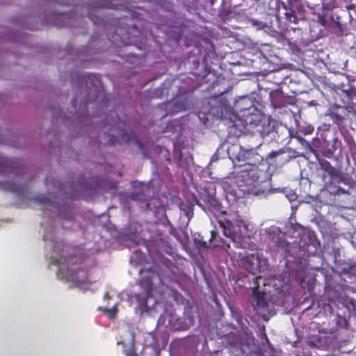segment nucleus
<instances>
[{
  "label": "nucleus",
  "mask_w": 356,
  "mask_h": 356,
  "mask_svg": "<svg viewBox=\"0 0 356 356\" xmlns=\"http://www.w3.org/2000/svg\"><path fill=\"white\" fill-rule=\"evenodd\" d=\"M236 169L234 182L244 195L254 193V189L264 181L265 172L256 163L239 164Z\"/></svg>",
  "instance_id": "1"
},
{
  "label": "nucleus",
  "mask_w": 356,
  "mask_h": 356,
  "mask_svg": "<svg viewBox=\"0 0 356 356\" xmlns=\"http://www.w3.org/2000/svg\"><path fill=\"white\" fill-rule=\"evenodd\" d=\"M76 81L79 92L84 88L86 92V99L84 104L95 101L99 96L102 90V81L99 76L94 74H76Z\"/></svg>",
  "instance_id": "2"
},
{
  "label": "nucleus",
  "mask_w": 356,
  "mask_h": 356,
  "mask_svg": "<svg viewBox=\"0 0 356 356\" xmlns=\"http://www.w3.org/2000/svg\"><path fill=\"white\" fill-rule=\"evenodd\" d=\"M218 223L222 228L224 235L230 238L233 241L243 239L248 232V225L241 219L231 221L224 218L219 220Z\"/></svg>",
  "instance_id": "3"
},
{
  "label": "nucleus",
  "mask_w": 356,
  "mask_h": 356,
  "mask_svg": "<svg viewBox=\"0 0 356 356\" xmlns=\"http://www.w3.org/2000/svg\"><path fill=\"white\" fill-rule=\"evenodd\" d=\"M269 245L277 252H281L284 257L290 255L291 243L286 240L284 233L279 228H273L268 232Z\"/></svg>",
  "instance_id": "4"
},
{
  "label": "nucleus",
  "mask_w": 356,
  "mask_h": 356,
  "mask_svg": "<svg viewBox=\"0 0 356 356\" xmlns=\"http://www.w3.org/2000/svg\"><path fill=\"white\" fill-rule=\"evenodd\" d=\"M108 140H107L104 143L108 146L115 145L117 143L122 144L124 143H128L131 141H134L136 144L140 148H143V143L138 140L134 133H127L121 129L118 132V136L110 134L108 135Z\"/></svg>",
  "instance_id": "5"
},
{
  "label": "nucleus",
  "mask_w": 356,
  "mask_h": 356,
  "mask_svg": "<svg viewBox=\"0 0 356 356\" xmlns=\"http://www.w3.org/2000/svg\"><path fill=\"white\" fill-rule=\"evenodd\" d=\"M160 277L158 273L151 269L146 271V275H144L140 280V285L144 289L145 299L143 305H147V299L152 296V290L154 288V281L159 280Z\"/></svg>",
  "instance_id": "6"
},
{
  "label": "nucleus",
  "mask_w": 356,
  "mask_h": 356,
  "mask_svg": "<svg viewBox=\"0 0 356 356\" xmlns=\"http://www.w3.org/2000/svg\"><path fill=\"white\" fill-rule=\"evenodd\" d=\"M258 134H245L241 136L239 139L240 148H249L255 150L261 145V138L264 131L257 129Z\"/></svg>",
  "instance_id": "7"
},
{
  "label": "nucleus",
  "mask_w": 356,
  "mask_h": 356,
  "mask_svg": "<svg viewBox=\"0 0 356 356\" xmlns=\"http://www.w3.org/2000/svg\"><path fill=\"white\" fill-rule=\"evenodd\" d=\"M195 244L201 248H209L210 246L213 248L221 247L223 248L226 244V241L219 236V234L217 230L211 231V238L209 241V243L204 241L202 238H194ZM229 246V245H227Z\"/></svg>",
  "instance_id": "8"
},
{
  "label": "nucleus",
  "mask_w": 356,
  "mask_h": 356,
  "mask_svg": "<svg viewBox=\"0 0 356 356\" xmlns=\"http://www.w3.org/2000/svg\"><path fill=\"white\" fill-rule=\"evenodd\" d=\"M236 161L238 162H244V163H259L262 158L254 152V150L249 148H240L238 152L234 156Z\"/></svg>",
  "instance_id": "9"
},
{
  "label": "nucleus",
  "mask_w": 356,
  "mask_h": 356,
  "mask_svg": "<svg viewBox=\"0 0 356 356\" xmlns=\"http://www.w3.org/2000/svg\"><path fill=\"white\" fill-rule=\"evenodd\" d=\"M318 164L323 171H325L330 177V184L336 180L338 183L342 181L343 177L339 170H337L331 163L325 159H318Z\"/></svg>",
  "instance_id": "10"
},
{
  "label": "nucleus",
  "mask_w": 356,
  "mask_h": 356,
  "mask_svg": "<svg viewBox=\"0 0 356 356\" xmlns=\"http://www.w3.org/2000/svg\"><path fill=\"white\" fill-rule=\"evenodd\" d=\"M328 115L330 119L336 124L341 123L344 121L346 117L348 115L349 111L346 106L334 105L330 110Z\"/></svg>",
  "instance_id": "11"
},
{
  "label": "nucleus",
  "mask_w": 356,
  "mask_h": 356,
  "mask_svg": "<svg viewBox=\"0 0 356 356\" xmlns=\"http://www.w3.org/2000/svg\"><path fill=\"white\" fill-rule=\"evenodd\" d=\"M81 270L84 272L80 268L68 270L66 275H63L62 278H65L67 282H72L75 287L83 288L88 284V282L86 279L79 278L78 273Z\"/></svg>",
  "instance_id": "12"
},
{
  "label": "nucleus",
  "mask_w": 356,
  "mask_h": 356,
  "mask_svg": "<svg viewBox=\"0 0 356 356\" xmlns=\"http://www.w3.org/2000/svg\"><path fill=\"white\" fill-rule=\"evenodd\" d=\"M254 106V102L248 96H242L236 100L234 104V110L238 113L250 111ZM250 113V112H248Z\"/></svg>",
  "instance_id": "13"
},
{
  "label": "nucleus",
  "mask_w": 356,
  "mask_h": 356,
  "mask_svg": "<svg viewBox=\"0 0 356 356\" xmlns=\"http://www.w3.org/2000/svg\"><path fill=\"white\" fill-rule=\"evenodd\" d=\"M207 204L208 206L209 210L213 213L214 216H217L218 214H225L226 212L224 211H221V204L218 201V200L211 195H209L207 197Z\"/></svg>",
  "instance_id": "14"
},
{
  "label": "nucleus",
  "mask_w": 356,
  "mask_h": 356,
  "mask_svg": "<svg viewBox=\"0 0 356 356\" xmlns=\"http://www.w3.org/2000/svg\"><path fill=\"white\" fill-rule=\"evenodd\" d=\"M102 8V6L91 8L88 11V17L94 22L97 24L102 22L101 14Z\"/></svg>",
  "instance_id": "15"
},
{
  "label": "nucleus",
  "mask_w": 356,
  "mask_h": 356,
  "mask_svg": "<svg viewBox=\"0 0 356 356\" xmlns=\"http://www.w3.org/2000/svg\"><path fill=\"white\" fill-rule=\"evenodd\" d=\"M286 153L282 149H280L277 151H272L268 154V159H275V163L276 164H281L283 162L288 161L289 160V156L287 155V158L282 159L281 156Z\"/></svg>",
  "instance_id": "16"
},
{
  "label": "nucleus",
  "mask_w": 356,
  "mask_h": 356,
  "mask_svg": "<svg viewBox=\"0 0 356 356\" xmlns=\"http://www.w3.org/2000/svg\"><path fill=\"white\" fill-rule=\"evenodd\" d=\"M298 3L294 4V6H291L287 10L285 13V19L290 23H293L295 24H298L300 19L298 17L296 12L295 10L296 6Z\"/></svg>",
  "instance_id": "17"
},
{
  "label": "nucleus",
  "mask_w": 356,
  "mask_h": 356,
  "mask_svg": "<svg viewBox=\"0 0 356 356\" xmlns=\"http://www.w3.org/2000/svg\"><path fill=\"white\" fill-rule=\"evenodd\" d=\"M252 293L254 297L257 300V305L259 307H264L267 305L266 300L264 298V294L259 291H258L257 288L255 287L252 290Z\"/></svg>",
  "instance_id": "18"
},
{
  "label": "nucleus",
  "mask_w": 356,
  "mask_h": 356,
  "mask_svg": "<svg viewBox=\"0 0 356 356\" xmlns=\"http://www.w3.org/2000/svg\"><path fill=\"white\" fill-rule=\"evenodd\" d=\"M0 188L3 190L12 191L15 193H19L20 192V190L18 188L17 185L9 181L0 182Z\"/></svg>",
  "instance_id": "19"
},
{
  "label": "nucleus",
  "mask_w": 356,
  "mask_h": 356,
  "mask_svg": "<svg viewBox=\"0 0 356 356\" xmlns=\"http://www.w3.org/2000/svg\"><path fill=\"white\" fill-rule=\"evenodd\" d=\"M12 172V162L9 160H0V175Z\"/></svg>",
  "instance_id": "20"
},
{
  "label": "nucleus",
  "mask_w": 356,
  "mask_h": 356,
  "mask_svg": "<svg viewBox=\"0 0 356 356\" xmlns=\"http://www.w3.org/2000/svg\"><path fill=\"white\" fill-rule=\"evenodd\" d=\"M314 127L311 124H298V133H301L304 135H309L312 134L314 131Z\"/></svg>",
  "instance_id": "21"
},
{
  "label": "nucleus",
  "mask_w": 356,
  "mask_h": 356,
  "mask_svg": "<svg viewBox=\"0 0 356 356\" xmlns=\"http://www.w3.org/2000/svg\"><path fill=\"white\" fill-rule=\"evenodd\" d=\"M103 311L105 314H108L109 318L113 319L118 313V308L114 306L111 308H105Z\"/></svg>",
  "instance_id": "22"
},
{
  "label": "nucleus",
  "mask_w": 356,
  "mask_h": 356,
  "mask_svg": "<svg viewBox=\"0 0 356 356\" xmlns=\"http://www.w3.org/2000/svg\"><path fill=\"white\" fill-rule=\"evenodd\" d=\"M123 352L126 356H138L137 353L135 351V348H134V344H132L128 348H124Z\"/></svg>",
  "instance_id": "23"
},
{
  "label": "nucleus",
  "mask_w": 356,
  "mask_h": 356,
  "mask_svg": "<svg viewBox=\"0 0 356 356\" xmlns=\"http://www.w3.org/2000/svg\"><path fill=\"white\" fill-rule=\"evenodd\" d=\"M331 301L338 307H339L340 304H341L343 306H345L346 304V300L341 296L336 297L334 300H332Z\"/></svg>",
  "instance_id": "24"
},
{
  "label": "nucleus",
  "mask_w": 356,
  "mask_h": 356,
  "mask_svg": "<svg viewBox=\"0 0 356 356\" xmlns=\"http://www.w3.org/2000/svg\"><path fill=\"white\" fill-rule=\"evenodd\" d=\"M287 1H289L290 5H291L292 3H298V5L296 6V9L298 12L303 8V6L302 5L300 0H287Z\"/></svg>",
  "instance_id": "25"
},
{
  "label": "nucleus",
  "mask_w": 356,
  "mask_h": 356,
  "mask_svg": "<svg viewBox=\"0 0 356 356\" xmlns=\"http://www.w3.org/2000/svg\"><path fill=\"white\" fill-rule=\"evenodd\" d=\"M209 113H212L213 114H218L219 112L222 113L221 107L213 106L209 109Z\"/></svg>",
  "instance_id": "26"
},
{
  "label": "nucleus",
  "mask_w": 356,
  "mask_h": 356,
  "mask_svg": "<svg viewBox=\"0 0 356 356\" xmlns=\"http://www.w3.org/2000/svg\"><path fill=\"white\" fill-rule=\"evenodd\" d=\"M327 0H324L323 3V8H325L327 9H332L333 8H334V4H335V2L333 1L332 3H327L326 2Z\"/></svg>",
  "instance_id": "27"
},
{
  "label": "nucleus",
  "mask_w": 356,
  "mask_h": 356,
  "mask_svg": "<svg viewBox=\"0 0 356 356\" xmlns=\"http://www.w3.org/2000/svg\"><path fill=\"white\" fill-rule=\"evenodd\" d=\"M335 194L341 195V194H349L348 190H346L341 187H337Z\"/></svg>",
  "instance_id": "28"
},
{
  "label": "nucleus",
  "mask_w": 356,
  "mask_h": 356,
  "mask_svg": "<svg viewBox=\"0 0 356 356\" xmlns=\"http://www.w3.org/2000/svg\"><path fill=\"white\" fill-rule=\"evenodd\" d=\"M295 3H292L291 5L289 4V1H287V3H285L284 2L282 3V8L286 11L289 10V8L291 6H294Z\"/></svg>",
  "instance_id": "29"
},
{
  "label": "nucleus",
  "mask_w": 356,
  "mask_h": 356,
  "mask_svg": "<svg viewBox=\"0 0 356 356\" xmlns=\"http://www.w3.org/2000/svg\"><path fill=\"white\" fill-rule=\"evenodd\" d=\"M223 93H224V91H222V92H220V94H219V95L218 97H214V96L211 97L209 98V102H208L209 104H211V101L217 102L218 97L220 96L221 95H222Z\"/></svg>",
  "instance_id": "30"
},
{
  "label": "nucleus",
  "mask_w": 356,
  "mask_h": 356,
  "mask_svg": "<svg viewBox=\"0 0 356 356\" xmlns=\"http://www.w3.org/2000/svg\"><path fill=\"white\" fill-rule=\"evenodd\" d=\"M62 218L66 219L68 221L73 220V216L71 213L68 214L66 217H62Z\"/></svg>",
  "instance_id": "31"
},
{
  "label": "nucleus",
  "mask_w": 356,
  "mask_h": 356,
  "mask_svg": "<svg viewBox=\"0 0 356 356\" xmlns=\"http://www.w3.org/2000/svg\"><path fill=\"white\" fill-rule=\"evenodd\" d=\"M319 22L322 25H324V26L325 25L326 20L323 17L321 16L319 17Z\"/></svg>",
  "instance_id": "32"
},
{
  "label": "nucleus",
  "mask_w": 356,
  "mask_h": 356,
  "mask_svg": "<svg viewBox=\"0 0 356 356\" xmlns=\"http://www.w3.org/2000/svg\"><path fill=\"white\" fill-rule=\"evenodd\" d=\"M326 178H327V175H322V180L323 181L325 182V185L327 186V182H326Z\"/></svg>",
  "instance_id": "33"
},
{
  "label": "nucleus",
  "mask_w": 356,
  "mask_h": 356,
  "mask_svg": "<svg viewBox=\"0 0 356 356\" xmlns=\"http://www.w3.org/2000/svg\"><path fill=\"white\" fill-rule=\"evenodd\" d=\"M77 95H78V92H76V96H77ZM76 103H77V99H76V98H75V99L72 101V104H73V106H76Z\"/></svg>",
  "instance_id": "34"
},
{
  "label": "nucleus",
  "mask_w": 356,
  "mask_h": 356,
  "mask_svg": "<svg viewBox=\"0 0 356 356\" xmlns=\"http://www.w3.org/2000/svg\"><path fill=\"white\" fill-rule=\"evenodd\" d=\"M61 273V268H59L58 270V273H57V275L59 277L60 276V273Z\"/></svg>",
  "instance_id": "35"
},
{
  "label": "nucleus",
  "mask_w": 356,
  "mask_h": 356,
  "mask_svg": "<svg viewBox=\"0 0 356 356\" xmlns=\"http://www.w3.org/2000/svg\"><path fill=\"white\" fill-rule=\"evenodd\" d=\"M116 186H117V183H113L112 188H116Z\"/></svg>",
  "instance_id": "36"
},
{
  "label": "nucleus",
  "mask_w": 356,
  "mask_h": 356,
  "mask_svg": "<svg viewBox=\"0 0 356 356\" xmlns=\"http://www.w3.org/2000/svg\"><path fill=\"white\" fill-rule=\"evenodd\" d=\"M119 126H120V123H119V120H118V122H117V127H118V129L119 128Z\"/></svg>",
  "instance_id": "37"
},
{
  "label": "nucleus",
  "mask_w": 356,
  "mask_h": 356,
  "mask_svg": "<svg viewBox=\"0 0 356 356\" xmlns=\"http://www.w3.org/2000/svg\"><path fill=\"white\" fill-rule=\"evenodd\" d=\"M121 343H122V342H118V344H121ZM122 344H123V346H124H124H125V345H124L123 343H122Z\"/></svg>",
  "instance_id": "38"
},
{
  "label": "nucleus",
  "mask_w": 356,
  "mask_h": 356,
  "mask_svg": "<svg viewBox=\"0 0 356 356\" xmlns=\"http://www.w3.org/2000/svg\"><path fill=\"white\" fill-rule=\"evenodd\" d=\"M113 43L115 45H118V43H116L115 41H113Z\"/></svg>",
  "instance_id": "39"
},
{
  "label": "nucleus",
  "mask_w": 356,
  "mask_h": 356,
  "mask_svg": "<svg viewBox=\"0 0 356 356\" xmlns=\"http://www.w3.org/2000/svg\"><path fill=\"white\" fill-rule=\"evenodd\" d=\"M113 43L115 45H118V43H116L115 41H113Z\"/></svg>",
  "instance_id": "40"
},
{
  "label": "nucleus",
  "mask_w": 356,
  "mask_h": 356,
  "mask_svg": "<svg viewBox=\"0 0 356 356\" xmlns=\"http://www.w3.org/2000/svg\"><path fill=\"white\" fill-rule=\"evenodd\" d=\"M113 43L115 45H118V43H116L115 41H113Z\"/></svg>",
  "instance_id": "41"
},
{
  "label": "nucleus",
  "mask_w": 356,
  "mask_h": 356,
  "mask_svg": "<svg viewBox=\"0 0 356 356\" xmlns=\"http://www.w3.org/2000/svg\"><path fill=\"white\" fill-rule=\"evenodd\" d=\"M113 43L115 45H118V43H116L115 41H113Z\"/></svg>",
  "instance_id": "42"
}]
</instances>
